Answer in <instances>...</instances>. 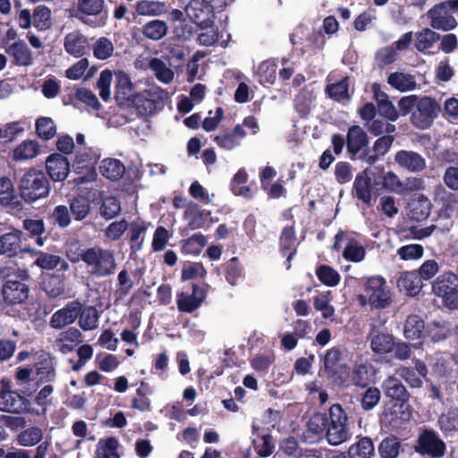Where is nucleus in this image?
<instances>
[{
  "mask_svg": "<svg viewBox=\"0 0 458 458\" xmlns=\"http://www.w3.org/2000/svg\"><path fill=\"white\" fill-rule=\"evenodd\" d=\"M149 69L162 83L169 84L174 79V72L169 65L159 58H152L148 63Z\"/></svg>",
  "mask_w": 458,
  "mask_h": 458,
  "instance_id": "f704fd0d",
  "label": "nucleus"
},
{
  "mask_svg": "<svg viewBox=\"0 0 458 458\" xmlns=\"http://www.w3.org/2000/svg\"><path fill=\"white\" fill-rule=\"evenodd\" d=\"M425 323L417 315H411L406 318L403 327V335L406 339L414 341L422 338L426 335Z\"/></svg>",
  "mask_w": 458,
  "mask_h": 458,
  "instance_id": "7c9ffc66",
  "label": "nucleus"
},
{
  "mask_svg": "<svg viewBox=\"0 0 458 458\" xmlns=\"http://www.w3.org/2000/svg\"><path fill=\"white\" fill-rule=\"evenodd\" d=\"M0 411L40 415L30 407V402L17 391H0Z\"/></svg>",
  "mask_w": 458,
  "mask_h": 458,
  "instance_id": "1a4fd4ad",
  "label": "nucleus"
},
{
  "mask_svg": "<svg viewBox=\"0 0 458 458\" xmlns=\"http://www.w3.org/2000/svg\"><path fill=\"white\" fill-rule=\"evenodd\" d=\"M376 369L370 364H359L353 369L352 375V383L359 387H367L374 382Z\"/></svg>",
  "mask_w": 458,
  "mask_h": 458,
  "instance_id": "c756f323",
  "label": "nucleus"
},
{
  "mask_svg": "<svg viewBox=\"0 0 458 458\" xmlns=\"http://www.w3.org/2000/svg\"><path fill=\"white\" fill-rule=\"evenodd\" d=\"M411 216L415 220H423L428 216L431 209L430 200L423 195L409 203Z\"/></svg>",
  "mask_w": 458,
  "mask_h": 458,
  "instance_id": "c9c22d12",
  "label": "nucleus"
},
{
  "mask_svg": "<svg viewBox=\"0 0 458 458\" xmlns=\"http://www.w3.org/2000/svg\"><path fill=\"white\" fill-rule=\"evenodd\" d=\"M441 111L440 104L430 97H419L411 113V123L419 129H428Z\"/></svg>",
  "mask_w": 458,
  "mask_h": 458,
  "instance_id": "0eeeda50",
  "label": "nucleus"
},
{
  "mask_svg": "<svg viewBox=\"0 0 458 458\" xmlns=\"http://www.w3.org/2000/svg\"><path fill=\"white\" fill-rule=\"evenodd\" d=\"M29 286L21 282L9 279L3 287L4 301L8 304H19L27 300L29 296Z\"/></svg>",
  "mask_w": 458,
  "mask_h": 458,
  "instance_id": "f3484780",
  "label": "nucleus"
},
{
  "mask_svg": "<svg viewBox=\"0 0 458 458\" xmlns=\"http://www.w3.org/2000/svg\"><path fill=\"white\" fill-rule=\"evenodd\" d=\"M54 223L61 228H66L71 225L72 215L70 208L64 205L56 206L51 216Z\"/></svg>",
  "mask_w": 458,
  "mask_h": 458,
  "instance_id": "69168bd1",
  "label": "nucleus"
},
{
  "mask_svg": "<svg viewBox=\"0 0 458 458\" xmlns=\"http://www.w3.org/2000/svg\"><path fill=\"white\" fill-rule=\"evenodd\" d=\"M368 302L376 309H385L390 305L392 296L386 279L380 276L369 277L365 284Z\"/></svg>",
  "mask_w": 458,
  "mask_h": 458,
  "instance_id": "6e6552de",
  "label": "nucleus"
},
{
  "mask_svg": "<svg viewBox=\"0 0 458 458\" xmlns=\"http://www.w3.org/2000/svg\"><path fill=\"white\" fill-rule=\"evenodd\" d=\"M90 202L84 197L73 198L70 201L71 215L76 221H82L90 213Z\"/></svg>",
  "mask_w": 458,
  "mask_h": 458,
  "instance_id": "c03bdc74",
  "label": "nucleus"
},
{
  "mask_svg": "<svg viewBox=\"0 0 458 458\" xmlns=\"http://www.w3.org/2000/svg\"><path fill=\"white\" fill-rule=\"evenodd\" d=\"M347 420L346 412L340 404L335 403L330 407L326 437L331 445H338L349 439Z\"/></svg>",
  "mask_w": 458,
  "mask_h": 458,
  "instance_id": "7ed1b4c3",
  "label": "nucleus"
},
{
  "mask_svg": "<svg viewBox=\"0 0 458 458\" xmlns=\"http://www.w3.org/2000/svg\"><path fill=\"white\" fill-rule=\"evenodd\" d=\"M83 342L81 332L75 327L59 333L54 342V349L63 354H68L75 349L77 345Z\"/></svg>",
  "mask_w": 458,
  "mask_h": 458,
  "instance_id": "ddd939ff",
  "label": "nucleus"
},
{
  "mask_svg": "<svg viewBox=\"0 0 458 458\" xmlns=\"http://www.w3.org/2000/svg\"><path fill=\"white\" fill-rule=\"evenodd\" d=\"M5 51L13 57V63L17 65L30 66L33 64L32 53L22 41L9 45Z\"/></svg>",
  "mask_w": 458,
  "mask_h": 458,
  "instance_id": "a878e982",
  "label": "nucleus"
},
{
  "mask_svg": "<svg viewBox=\"0 0 458 458\" xmlns=\"http://www.w3.org/2000/svg\"><path fill=\"white\" fill-rule=\"evenodd\" d=\"M112 81L113 72L108 69L103 70L97 81L99 96L104 101H108L111 98Z\"/></svg>",
  "mask_w": 458,
  "mask_h": 458,
  "instance_id": "6e6d98bb",
  "label": "nucleus"
},
{
  "mask_svg": "<svg viewBox=\"0 0 458 458\" xmlns=\"http://www.w3.org/2000/svg\"><path fill=\"white\" fill-rule=\"evenodd\" d=\"M375 454L374 444L368 437H360L348 449L350 458H371Z\"/></svg>",
  "mask_w": 458,
  "mask_h": 458,
  "instance_id": "72a5a7b5",
  "label": "nucleus"
},
{
  "mask_svg": "<svg viewBox=\"0 0 458 458\" xmlns=\"http://www.w3.org/2000/svg\"><path fill=\"white\" fill-rule=\"evenodd\" d=\"M280 244L282 251L287 255V260H290L294 253L297 245L295 232L293 227H284L281 235Z\"/></svg>",
  "mask_w": 458,
  "mask_h": 458,
  "instance_id": "8fccbe9b",
  "label": "nucleus"
},
{
  "mask_svg": "<svg viewBox=\"0 0 458 458\" xmlns=\"http://www.w3.org/2000/svg\"><path fill=\"white\" fill-rule=\"evenodd\" d=\"M426 334L433 342L443 341L449 335L450 327L446 322L434 321L428 325Z\"/></svg>",
  "mask_w": 458,
  "mask_h": 458,
  "instance_id": "4d7b16f0",
  "label": "nucleus"
},
{
  "mask_svg": "<svg viewBox=\"0 0 458 458\" xmlns=\"http://www.w3.org/2000/svg\"><path fill=\"white\" fill-rule=\"evenodd\" d=\"M398 287L406 292L408 295H417L422 288V280L415 271L403 273L398 282Z\"/></svg>",
  "mask_w": 458,
  "mask_h": 458,
  "instance_id": "473e14b6",
  "label": "nucleus"
},
{
  "mask_svg": "<svg viewBox=\"0 0 458 458\" xmlns=\"http://www.w3.org/2000/svg\"><path fill=\"white\" fill-rule=\"evenodd\" d=\"M36 131L39 138L48 140L56 133V126L50 117H40L36 122Z\"/></svg>",
  "mask_w": 458,
  "mask_h": 458,
  "instance_id": "864d4df0",
  "label": "nucleus"
},
{
  "mask_svg": "<svg viewBox=\"0 0 458 458\" xmlns=\"http://www.w3.org/2000/svg\"><path fill=\"white\" fill-rule=\"evenodd\" d=\"M81 258L89 273L95 277L109 276L115 272L117 267L114 252L97 246L83 250Z\"/></svg>",
  "mask_w": 458,
  "mask_h": 458,
  "instance_id": "f257e3e1",
  "label": "nucleus"
},
{
  "mask_svg": "<svg viewBox=\"0 0 458 458\" xmlns=\"http://www.w3.org/2000/svg\"><path fill=\"white\" fill-rule=\"evenodd\" d=\"M414 451L430 458H443L446 453V445L436 431L424 428L417 437Z\"/></svg>",
  "mask_w": 458,
  "mask_h": 458,
  "instance_id": "39448f33",
  "label": "nucleus"
},
{
  "mask_svg": "<svg viewBox=\"0 0 458 458\" xmlns=\"http://www.w3.org/2000/svg\"><path fill=\"white\" fill-rule=\"evenodd\" d=\"M63 45L65 52L76 58L83 56L89 49L88 38L80 30H73L66 34Z\"/></svg>",
  "mask_w": 458,
  "mask_h": 458,
  "instance_id": "4468645a",
  "label": "nucleus"
},
{
  "mask_svg": "<svg viewBox=\"0 0 458 458\" xmlns=\"http://www.w3.org/2000/svg\"><path fill=\"white\" fill-rule=\"evenodd\" d=\"M19 187L21 198L30 203L47 197L50 191L46 175L36 169H30L22 175Z\"/></svg>",
  "mask_w": 458,
  "mask_h": 458,
  "instance_id": "f03ea898",
  "label": "nucleus"
},
{
  "mask_svg": "<svg viewBox=\"0 0 458 458\" xmlns=\"http://www.w3.org/2000/svg\"><path fill=\"white\" fill-rule=\"evenodd\" d=\"M31 369L19 368L15 373V379L20 392L28 396L31 395L37 388V384L31 382Z\"/></svg>",
  "mask_w": 458,
  "mask_h": 458,
  "instance_id": "ea45409f",
  "label": "nucleus"
},
{
  "mask_svg": "<svg viewBox=\"0 0 458 458\" xmlns=\"http://www.w3.org/2000/svg\"><path fill=\"white\" fill-rule=\"evenodd\" d=\"M316 273L320 282L327 286H335L340 282V274L327 265L319 266Z\"/></svg>",
  "mask_w": 458,
  "mask_h": 458,
  "instance_id": "13d9d810",
  "label": "nucleus"
},
{
  "mask_svg": "<svg viewBox=\"0 0 458 458\" xmlns=\"http://www.w3.org/2000/svg\"><path fill=\"white\" fill-rule=\"evenodd\" d=\"M47 171L52 180L62 182L70 173V163L63 155L55 153L50 155L46 161Z\"/></svg>",
  "mask_w": 458,
  "mask_h": 458,
  "instance_id": "a211bd4d",
  "label": "nucleus"
},
{
  "mask_svg": "<svg viewBox=\"0 0 458 458\" xmlns=\"http://www.w3.org/2000/svg\"><path fill=\"white\" fill-rule=\"evenodd\" d=\"M114 51V47L111 39L101 37L98 38L92 46V52L95 58L98 60L109 59Z\"/></svg>",
  "mask_w": 458,
  "mask_h": 458,
  "instance_id": "49530a36",
  "label": "nucleus"
},
{
  "mask_svg": "<svg viewBox=\"0 0 458 458\" xmlns=\"http://www.w3.org/2000/svg\"><path fill=\"white\" fill-rule=\"evenodd\" d=\"M121 212V204L114 197H106L100 207V215L105 219H112Z\"/></svg>",
  "mask_w": 458,
  "mask_h": 458,
  "instance_id": "0e129e2a",
  "label": "nucleus"
},
{
  "mask_svg": "<svg viewBox=\"0 0 458 458\" xmlns=\"http://www.w3.org/2000/svg\"><path fill=\"white\" fill-rule=\"evenodd\" d=\"M129 103H131L141 115H151L158 108L155 105V100L148 98L143 92L135 94Z\"/></svg>",
  "mask_w": 458,
  "mask_h": 458,
  "instance_id": "a18cd8bd",
  "label": "nucleus"
},
{
  "mask_svg": "<svg viewBox=\"0 0 458 458\" xmlns=\"http://www.w3.org/2000/svg\"><path fill=\"white\" fill-rule=\"evenodd\" d=\"M386 397L405 403L409 399V393L403 382L395 376H388L381 385Z\"/></svg>",
  "mask_w": 458,
  "mask_h": 458,
  "instance_id": "aec40b11",
  "label": "nucleus"
},
{
  "mask_svg": "<svg viewBox=\"0 0 458 458\" xmlns=\"http://www.w3.org/2000/svg\"><path fill=\"white\" fill-rule=\"evenodd\" d=\"M369 341L371 350L377 354H386L390 352L394 346L392 335L372 327L369 333Z\"/></svg>",
  "mask_w": 458,
  "mask_h": 458,
  "instance_id": "4be33fe9",
  "label": "nucleus"
},
{
  "mask_svg": "<svg viewBox=\"0 0 458 458\" xmlns=\"http://www.w3.org/2000/svg\"><path fill=\"white\" fill-rule=\"evenodd\" d=\"M373 175L372 170L367 168L356 176L353 184L356 197L368 206H371L373 201L371 183Z\"/></svg>",
  "mask_w": 458,
  "mask_h": 458,
  "instance_id": "dca6fc26",
  "label": "nucleus"
},
{
  "mask_svg": "<svg viewBox=\"0 0 458 458\" xmlns=\"http://www.w3.org/2000/svg\"><path fill=\"white\" fill-rule=\"evenodd\" d=\"M22 232L10 228L5 233L0 232V256L13 257L21 250Z\"/></svg>",
  "mask_w": 458,
  "mask_h": 458,
  "instance_id": "6ab92c4d",
  "label": "nucleus"
},
{
  "mask_svg": "<svg viewBox=\"0 0 458 458\" xmlns=\"http://www.w3.org/2000/svg\"><path fill=\"white\" fill-rule=\"evenodd\" d=\"M204 297L202 290L194 285L191 293L182 292L177 294L178 309L182 312H192L200 306Z\"/></svg>",
  "mask_w": 458,
  "mask_h": 458,
  "instance_id": "5701e85b",
  "label": "nucleus"
},
{
  "mask_svg": "<svg viewBox=\"0 0 458 458\" xmlns=\"http://www.w3.org/2000/svg\"><path fill=\"white\" fill-rule=\"evenodd\" d=\"M331 298L329 293H321L313 298L314 308L321 312L325 319H334L335 309L330 304Z\"/></svg>",
  "mask_w": 458,
  "mask_h": 458,
  "instance_id": "de8ad7c7",
  "label": "nucleus"
},
{
  "mask_svg": "<svg viewBox=\"0 0 458 458\" xmlns=\"http://www.w3.org/2000/svg\"><path fill=\"white\" fill-rule=\"evenodd\" d=\"M394 160L402 170L411 174H420L427 168L425 157L413 150H398Z\"/></svg>",
  "mask_w": 458,
  "mask_h": 458,
  "instance_id": "9b49d317",
  "label": "nucleus"
},
{
  "mask_svg": "<svg viewBox=\"0 0 458 458\" xmlns=\"http://www.w3.org/2000/svg\"><path fill=\"white\" fill-rule=\"evenodd\" d=\"M115 98L121 103H129L135 95L133 93L134 85L130 76L123 71H115Z\"/></svg>",
  "mask_w": 458,
  "mask_h": 458,
  "instance_id": "412c9836",
  "label": "nucleus"
},
{
  "mask_svg": "<svg viewBox=\"0 0 458 458\" xmlns=\"http://www.w3.org/2000/svg\"><path fill=\"white\" fill-rule=\"evenodd\" d=\"M35 265L46 270L54 269L58 265L61 266L62 270H67L69 267L68 263L62 259L60 256L46 252H38V256L35 260Z\"/></svg>",
  "mask_w": 458,
  "mask_h": 458,
  "instance_id": "37998d69",
  "label": "nucleus"
},
{
  "mask_svg": "<svg viewBox=\"0 0 458 458\" xmlns=\"http://www.w3.org/2000/svg\"><path fill=\"white\" fill-rule=\"evenodd\" d=\"M377 452L381 458H397L401 452V442L398 437L388 436L379 443Z\"/></svg>",
  "mask_w": 458,
  "mask_h": 458,
  "instance_id": "e433bc0d",
  "label": "nucleus"
},
{
  "mask_svg": "<svg viewBox=\"0 0 458 458\" xmlns=\"http://www.w3.org/2000/svg\"><path fill=\"white\" fill-rule=\"evenodd\" d=\"M259 81L264 86L274 84L276 79V64L271 61L262 62L258 68Z\"/></svg>",
  "mask_w": 458,
  "mask_h": 458,
  "instance_id": "09e8293b",
  "label": "nucleus"
},
{
  "mask_svg": "<svg viewBox=\"0 0 458 458\" xmlns=\"http://www.w3.org/2000/svg\"><path fill=\"white\" fill-rule=\"evenodd\" d=\"M394 136L384 135L378 138L373 145V152H366L362 155L361 159L369 165L375 164L380 157L384 156L388 152L394 143Z\"/></svg>",
  "mask_w": 458,
  "mask_h": 458,
  "instance_id": "bb28decb",
  "label": "nucleus"
},
{
  "mask_svg": "<svg viewBox=\"0 0 458 458\" xmlns=\"http://www.w3.org/2000/svg\"><path fill=\"white\" fill-rule=\"evenodd\" d=\"M167 24L161 20H153L147 22L141 29L142 34L151 40H159L167 33Z\"/></svg>",
  "mask_w": 458,
  "mask_h": 458,
  "instance_id": "79ce46f5",
  "label": "nucleus"
},
{
  "mask_svg": "<svg viewBox=\"0 0 458 458\" xmlns=\"http://www.w3.org/2000/svg\"><path fill=\"white\" fill-rule=\"evenodd\" d=\"M100 174L110 181H118L125 173L123 164L115 158H105L99 165Z\"/></svg>",
  "mask_w": 458,
  "mask_h": 458,
  "instance_id": "2f4dec72",
  "label": "nucleus"
},
{
  "mask_svg": "<svg viewBox=\"0 0 458 458\" xmlns=\"http://www.w3.org/2000/svg\"><path fill=\"white\" fill-rule=\"evenodd\" d=\"M369 143L366 131L359 125L349 128L346 135L347 149L352 155H356Z\"/></svg>",
  "mask_w": 458,
  "mask_h": 458,
  "instance_id": "393cba45",
  "label": "nucleus"
},
{
  "mask_svg": "<svg viewBox=\"0 0 458 458\" xmlns=\"http://www.w3.org/2000/svg\"><path fill=\"white\" fill-rule=\"evenodd\" d=\"M222 0H191L184 8L185 15L199 28L211 26L214 11L222 10Z\"/></svg>",
  "mask_w": 458,
  "mask_h": 458,
  "instance_id": "20e7f679",
  "label": "nucleus"
},
{
  "mask_svg": "<svg viewBox=\"0 0 458 458\" xmlns=\"http://www.w3.org/2000/svg\"><path fill=\"white\" fill-rule=\"evenodd\" d=\"M39 152L38 144L34 140H25L18 145L13 152V158L16 161L32 159Z\"/></svg>",
  "mask_w": 458,
  "mask_h": 458,
  "instance_id": "58836bf2",
  "label": "nucleus"
},
{
  "mask_svg": "<svg viewBox=\"0 0 458 458\" xmlns=\"http://www.w3.org/2000/svg\"><path fill=\"white\" fill-rule=\"evenodd\" d=\"M396 374L402 377L412 388H420L422 386L421 378L417 376L416 372L405 366H401L396 369Z\"/></svg>",
  "mask_w": 458,
  "mask_h": 458,
  "instance_id": "774afa93",
  "label": "nucleus"
},
{
  "mask_svg": "<svg viewBox=\"0 0 458 458\" xmlns=\"http://www.w3.org/2000/svg\"><path fill=\"white\" fill-rule=\"evenodd\" d=\"M246 133L242 125H236L231 131L215 136L214 141L226 150H232L242 144Z\"/></svg>",
  "mask_w": 458,
  "mask_h": 458,
  "instance_id": "b1692460",
  "label": "nucleus"
},
{
  "mask_svg": "<svg viewBox=\"0 0 458 458\" xmlns=\"http://www.w3.org/2000/svg\"><path fill=\"white\" fill-rule=\"evenodd\" d=\"M365 126L368 131L374 136H378L384 133L390 135L395 131V126L394 124L389 123L382 119L374 118L369 123H365Z\"/></svg>",
  "mask_w": 458,
  "mask_h": 458,
  "instance_id": "e2e57ef3",
  "label": "nucleus"
},
{
  "mask_svg": "<svg viewBox=\"0 0 458 458\" xmlns=\"http://www.w3.org/2000/svg\"><path fill=\"white\" fill-rule=\"evenodd\" d=\"M172 234L164 227L157 226L154 232L153 240H152V249L154 251H161L163 250Z\"/></svg>",
  "mask_w": 458,
  "mask_h": 458,
  "instance_id": "338daca9",
  "label": "nucleus"
},
{
  "mask_svg": "<svg viewBox=\"0 0 458 458\" xmlns=\"http://www.w3.org/2000/svg\"><path fill=\"white\" fill-rule=\"evenodd\" d=\"M327 92L329 97L336 101L346 100L350 98L348 78H344L336 83L327 87Z\"/></svg>",
  "mask_w": 458,
  "mask_h": 458,
  "instance_id": "5fc2aeb1",
  "label": "nucleus"
},
{
  "mask_svg": "<svg viewBox=\"0 0 458 458\" xmlns=\"http://www.w3.org/2000/svg\"><path fill=\"white\" fill-rule=\"evenodd\" d=\"M381 398V392L377 387L369 386L363 393L360 404L364 411H371L379 403Z\"/></svg>",
  "mask_w": 458,
  "mask_h": 458,
  "instance_id": "680f3d73",
  "label": "nucleus"
},
{
  "mask_svg": "<svg viewBox=\"0 0 458 458\" xmlns=\"http://www.w3.org/2000/svg\"><path fill=\"white\" fill-rule=\"evenodd\" d=\"M98 149L90 147H79L76 154L75 164L77 169H89L86 175L77 179L79 183L93 182L97 178V173L93 169L94 163L99 158Z\"/></svg>",
  "mask_w": 458,
  "mask_h": 458,
  "instance_id": "9d476101",
  "label": "nucleus"
},
{
  "mask_svg": "<svg viewBox=\"0 0 458 458\" xmlns=\"http://www.w3.org/2000/svg\"><path fill=\"white\" fill-rule=\"evenodd\" d=\"M33 25L40 30H45L51 26V11L49 8L38 5L33 11Z\"/></svg>",
  "mask_w": 458,
  "mask_h": 458,
  "instance_id": "052dcab7",
  "label": "nucleus"
},
{
  "mask_svg": "<svg viewBox=\"0 0 458 458\" xmlns=\"http://www.w3.org/2000/svg\"><path fill=\"white\" fill-rule=\"evenodd\" d=\"M387 82L392 88L401 92L411 91L417 87L415 77L403 72L390 73L387 77Z\"/></svg>",
  "mask_w": 458,
  "mask_h": 458,
  "instance_id": "c85d7f7f",
  "label": "nucleus"
},
{
  "mask_svg": "<svg viewBox=\"0 0 458 458\" xmlns=\"http://www.w3.org/2000/svg\"><path fill=\"white\" fill-rule=\"evenodd\" d=\"M76 6L74 16L83 23L93 27L106 25L107 15L104 13L105 0H77Z\"/></svg>",
  "mask_w": 458,
  "mask_h": 458,
  "instance_id": "423d86ee",
  "label": "nucleus"
},
{
  "mask_svg": "<svg viewBox=\"0 0 458 458\" xmlns=\"http://www.w3.org/2000/svg\"><path fill=\"white\" fill-rule=\"evenodd\" d=\"M81 302L73 301L53 313L49 320V326L54 329H62L72 325L79 317Z\"/></svg>",
  "mask_w": 458,
  "mask_h": 458,
  "instance_id": "f8f14e48",
  "label": "nucleus"
},
{
  "mask_svg": "<svg viewBox=\"0 0 458 458\" xmlns=\"http://www.w3.org/2000/svg\"><path fill=\"white\" fill-rule=\"evenodd\" d=\"M439 39V34L429 30L425 29L416 36L415 47L418 51H425L430 48L435 42Z\"/></svg>",
  "mask_w": 458,
  "mask_h": 458,
  "instance_id": "bf43d9fd",
  "label": "nucleus"
},
{
  "mask_svg": "<svg viewBox=\"0 0 458 458\" xmlns=\"http://www.w3.org/2000/svg\"><path fill=\"white\" fill-rule=\"evenodd\" d=\"M365 256V248L355 240H350L343 252V257L352 262H360Z\"/></svg>",
  "mask_w": 458,
  "mask_h": 458,
  "instance_id": "603ef678",
  "label": "nucleus"
},
{
  "mask_svg": "<svg viewBox=\"0 0 458 458\" xmlns=\"http://www.w3.org/2000/svg\"><path fill=\"white\" fill-rule=\"evenodd\" d=\"M78 318L79 325L82 330L89 331L98 327L99 315L96 308L89 306L82 309L81 305V312Z\"/></svg>",
  "mask_w": 458,
  "mask_h": 458,
  "instance_id": "a19ab883",
  "label": "nucleus"
},
{
  "mask_svg": "<svg viewBox=\"0 0 458 458\" xmlns=\"http://www.w3.org/2000/svg\"><path fill=\"white\" fill-rule=\"evenodd\" d=\"M456 287H458V276L451 272L443 273L432 284L434 293L441 297L442 300Z\"/></svg>",
  "mask_w": 458,
  "mask_h": 458,
  "instance_id": "cd10ccee",
  "label": "nucleus"
},
{
  "mask_svg": "<svg viewBox=\"0 0 458 458\" xmlns=\"http://www.w3.org/2000/svg\"><path fill=\"white\" fill-rule=\"evenodd\" d=\"M442 3L436 5L428 13L431 20V26L437 30H449L457 25L456 20L450 14L451 9Z\"/></svg>",
  "mask_w": 458,
  "mask_h": 458,
  "instance_id": "2eb2a0df",
  "label": "nucleus"
},
{
  "mask_svg": "<svg viewBox=\"0 0 458 458\" xmlns=\"http://www.w3.org/2000/svg\"><path fill=\"white\" fill-rule=\"evenodd\" d=\"M119 443L115 437L102 438L96 447L97 458H120L117 452Z\"/></svg>",
  "mask_w": 458,
  "mask_h": 458,
  "instance_id": "4c0bfd02",
  "label": "nucleus"
},
{
  "mask_svg": "<svg viewBox=\"0 0 458 458\" xmlns=\"http://www.w3.org/2000/svg\"><path fill=\"white\" fill-rule=\"evenodd\" d=\"M43 438V431L38 427H30L21 432L17 442L21 446H34Z\"/></svg>",
  "mask_w": 458,
  "mask_h": 458,
  "instance_id": "3c124183",
  "label": "nucleus"
}]
</instances>
